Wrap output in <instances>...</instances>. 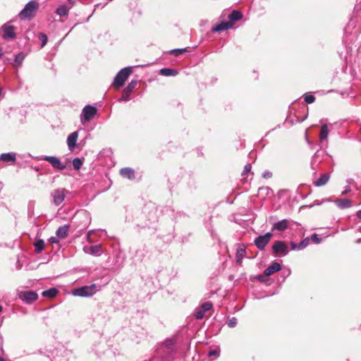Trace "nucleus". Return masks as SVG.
Here are the masks:
<instances>
[{
    "label": "nucleus",
    "instance_id": "1",
    "mask_svg": "<svg viewBox=\"0 0 361 361\" xmlns=\"http://www.w3.org/2000/svg\"><path fill=\"white\" fill-rule=\"evenodd\" d=\"M39 3L35 0L30 1L19 13L18 16L21 20H30L39 9Z\"/></svg>",
    "mask_w": 361,
    "mask_h": 361
},
{
    "label": "nucleus",
    "instance_id": "2",
    "mask_svg": "<svg viewBox=\"0 0 361 361\" xmlns=\"http://www.w3.org/2000/svg\"><path fill=\"white\" fill-rule=\"evenodd\" d=\"M132 72L131 67H126L122 68L116 75L114 80V85L116 88L123 86L126 80L128 79Z\"/></svg>",
    "mask_w": 361,
    "mask_h": 361
},
{
    "label": "nucleus",
    "instance_id": "3",
    "mask_svg": "<svg viewBox=\"0 0 361 361\" xmlns=\"http://www.w3.org/2000/svg\"><path fill=\"white\" fill-rule=\"evenodd\" d=\"M97 292L95 284L90 286H85L73 290V295L80 297H90L93 295Z\"/></svg>",
    "mask_w": 361,
    "mask_h": 361
},
{
    "label": "nucleus",
    "instance_id": "4",
    "mask_svg": "<svg viewBox=\"0 0 361 361\" xmlns=\"http://www.w3.org/2000/svg\"><path fill=\"white\" fill-rule=\"evenodd\" d=\"M68 193V191L64 188H58L53 190L51 193L53 203L56 206H59L63 202Z\"/></svg>",
    "mask_w": 361,
    "mask_h": 361
},
{
    "label": "nucleus",
    "instance_id": "5",
    "mask_svg": "<svg viewBox=\"0 0 361 361\" xmlns=\"http://www.w3.org/2000/svg\"><path fill=\"white\" fill-rule=\"evenodd\" d=\"M273 235L271 233H267L264 235H259L255 240V246L260 250L265 248L266 245L271 240Z\"/></svg>",
    "mask_w": 361,
    "mask_h": 361
},
{
    "label": "nucleus",
    "instance_id": "6",
    "mask_svg": "<svg viewBox=\"0 0 361 361\" xmlns=\"http://www.w3.org/2000/svg\"><path fill=\"white\" fill-rule=\"evenodd\" d=\"M97 114V109L94 106L87 105L85 106L82 111L81 121H89L93 118L94 115Z\"/></svg>",
    "mask_w": 361,
    "mask_h": 361
},
{
    "label": "nucleus",
    "instance_id": "7",
    "mask_svg": "<svg viewBox=\"0 0 361 361\" xmlns=\"http://www.w3.org/2000/svg\"><path fill=\"white\" fill-rule=\"evenodd\" d=\"M273 252L276 255L286 256L288 253V248L284 242L278 240L276 241L272 246Z\"/></svg>",
    "mask_w": 361,
    "mask_h": 361
},
{
    "label": "nucleus",
    "instance_id": "8",
    "mask_svg": "<svg viewBox=\"0 0 361 361\" xmlns=\"http://www.w3.org/2000/svg\"><path fill=\"white\" fill-rule=\"evenodd\" d=\"M42 159L48 161L54 168L56 169L61 171L66 169V165L63 164L56 157L46 156Z\"/></svg>",
    "mask_w": 361,
    "mask_h": 361
},
{
    "label": "nucleus",
    "instance_id": "9",
    "mask_svg": "<svg viewBox=\"0 0 361 361\" xmlns=\"http://www.w3.org/2000/svg\"><path fill=\"white\" fill-rule=\"evenodd\" d=\"M137 84V80H132L123 91L119 101H128L130 95Z\"/></svg>",
    "mask_w": 361,
    "mask_h": 361
},
{
    "label": "nucleus",
    "instance_id": "10",
    "mask_svg": "<svg viewBox=\"0 0 361 361\" xmlns=\"http://www.w3.org/2000/svg\"><path fill=\"white\" fill-rule=\"evenodd\" d=\"M212 303L211 302H207L203 303L201 307L197 309L195 313V316L197 319H201L204 317L206 312L210 310L212 308Z\"/></svg>",
    "mask_w": 361,
    "mask_h": 361
},
{
    "label": "nucleus",
    "instance_id": "11",
    "mask_svg": "<svg viewBox=\"0 0 361 361\" xmlns=\"http://www.w3.org/2000/svg\"><path fill=\"white\" fill-rule=\"evenodd\" d=\"M3 31L2 37L5 39L14 38L16 33L14 32V27L13 25L5 24L1 27Z\"/></svg>",
    "mask_w": 361,
    "mask_h": 361
},
{
    "label": "nucleus",
    "instance_id": "12",
    "mask_svg": "<svg viewBox=\"0 0 361 361\" xmlns=\"http://www.w3.org/2000/svg\"><path fill=\"white\" fill-rule=\"evenodd\" d=\"M20 298L27 303H32L37 299L38 295L34 291H27L22 293Z\"/></svg>",
    "mask_w": 361,
    "mask_h": 361
},
{
    "label": "nucleus",
    "instance_id": "13",
    "mask_svg": "<svg viewBox=\"0 0 361 361\" xmlns=\"http://www.w3.org/2000/svg\"><path fill=\"white\" fill-rule=\"evenodd\" d=\"M78 137V133L77 131L72 133L68 136L67 145L70 151L73 152L75 149Z\"/></svg>",
    "mask_w": 361,
    "mask_h": 361
},
{
    "label": "nucleus",
    "instance_id": "14",
    "mask_svg": "<svg viewBox=\"0 0 361 361\" xmlns=\"http://www.w3.org/2000/svg\"><path fill=\"white\" fill-rule=\"evenodd\" d=\"M281 269V267L279 263L278 262H274L272 264L269 266L264 271V274L266 276H269L274 274L276 271H280Z\"/></svg>",
    "mask_w": 361,
    "mask_h": 361
},
{
    "label": "nucleus",
    "instance_id": "15",
    "mask_svg": "<svg viewBox=\"0 0 361 361\" xmlns=\"http://www.w3.org/2000/svg\"><path fill=\"white\" fill-rule=\"evenodd\" d=\"M0 160L7 163H14L16 161V155L13 152L4 153L0 155Z\"/></svg>",
    "mask_w": 361,
    "mask_h": 361
},
{
    "label": "nucleus",
    "instance_id": "16",
    "mask_svg": "<svg viewBox=\"0 0 361 361\" xmlns=\"http://www.w3.org/2000/svg\"><path fill=\"white\" fill-rule=\"evenodd\" d=\"M231 22H221L212 28L213 32H221L231 28Z\"/></svg>",
    "mask_w": 361,
    "mask_h": 361
},
{
    "label": "nucleus",
    "instance_id": "17",
    "mask_svg": "<svg viewBox=\"0 0 361 361\" xmlns=\"http://www.w3.org/2000/svg\"><path fill=\"white\" fill-rule=\"evenodd\" d=\"M334 203L338 208L341 209L350 208L352 207V201L349 199H341L336 200L334 201Z\"/></svg>",
    "mask_w": 361,
    "mask_h": 361
},
{
    "label": "nucleus",
    "instance_id": "18",
    "mask_svg": "<svg viewBox=\"0 0 361 361\" xmlns=\"http://www.w3.org/2000/svg\"><path fill=\"white\" fill-rule=\"evenodd\" d=\"M288 227V221L283 219L274 224L272 231H285Z\"/></svg>",
    "mask_w": 361,
    "mask_h": 361
},
{
    "label": "nucleus",
    "instance_id": "19",
    "mask_svg": "<svg viewBox=\"0 0 361 361\" xmlns=\"http://www.w3.org/2000/svg\"><path fill=\"white\" fill-rule=\"evenodd\" d=\"M102 247L100 245H92L89 247H84V251L86 253L92 255H99L101 253Z\"/></svg>",
    "mask_w": 361,
    "mask_h": 361
},
{
    "label": "nucleus",
    "instance_id": "20",
    "mask_svg": "<svg viewBox=\"0 0 361 361\" xmlns=\"http://www.w3.org/2000/svg\"><path fill=\"white\" fill-rule=\"evenodd\" d=\"M120 173L124 178H127L130 180L135 178V171L131 168H123L121 169Z\"/></svg>",
    "mask_w": 361,
    "mask_h": 361
},
{
    "label": "nucleus",
    "instance_id": "21",
    "mask_svg": "<svg viewBox=\"0 0 361 361\" xmlns=\"http://www.w3.org/2000/svg\"><path fill=\"white\" fill-rule=\"evenodd\" d=\"M330 178V176L328 173H324L314 182V185L317 187H321L327 183Z\"/></svg>",
    "mask_w": 361,
    "mask_h": 361
},
{
    "label": "nucleus",
    "instance_id": "22",
    "mask_svg": "<svg viewBox=\"0 0 361 361\" xmlns=\"http://www.w3.org/2000/svg\"><path fill=\"white\" fill-rule=\"evenodd\" d=\"M242 17L243 15L240 11L234 10L228 16V22H231V25L233 26L234 23L240 20Z\"/></svg>",
    "mask_w": 361,
    "mask_h": 361
},
{
    "label": "nucleus",
    "instance_id": "23",
    "mask_svg": "<svg viewBox=\"0 0 361 361\" xmlns=\"http://www.w3.org/2000/svg\"><path fill=\"white\" fill-rule=\"evenodd\" d=\"M68 226L65 225L63 226L59 227L57 229L56 234L60 238H65L68 235Z\"/></svg>",
    "mask_w": 361,
    "mask_h": 361
},
{
    "label": "nucleus",
    "instance_id": "24",
    "mask_svg": "<svg viewBox=\"0 0 361 361\" xmlns=\"http://www.w3.org/2000/svg\"><path fill=\"white\" fill-rule=\"evenodd\" d=\"M55 12L60 16H67L69 13V8L65 5H61L56 9Z\"/></svg>",
    "mask_w": 361,
    "mask_h": 361
},
{
    "label": "nucleus",
    "instance_id": "25",
    "mask_svg": "<svg viewBox=\"0 0 361 361\" xmlns=\"http://www.w3.org/2000/svg\"><path fill=\"white\" fill-rule=\"evenodd\" d=\"M329 135L328 126L326 124H324L322 126L320 133H319V140L321 141L326 140Z\"/></svg>",
    "mask_w": 361,
    "mask_h": 361
},
{
    "label": "nucleus",
    "instance_id": "26",
    "mask_svg": "<svg viewBox=\"0 0 361 361\" xmlns=\"http://www.w3.org/2000/svg\"><path fill=\"white\" fill-rule=\"evenodd\" d=\"M58 293V290L55 288H49L47 290L42 292V295L44 297L52 298L56 295Z\"/></svg>",
    "mask_w": 361,
    "mask_h": 361
},
{
    "label": "nucleus",
    "instance_id": "27",
    "mask_svg": "<svg viewBox=\"0 0 361 361\" xmlns=\"http://www.w3.org/2000/svg\"><path fill=\"white\" fill-rule=\"evenodd\" d=\"M245 255V249L244 247H238L236 252V262L240 264Z\"/></svg>",
    "mask_w": 361,
    "mask_h": 361
},
{
    "label": "nucleus",
    "instance_id": "28",
    "mask_svg": "<svg viewBox=\"0 0 361 361\" xmlns=\"http://www.w3.org/2000/svg\"><path fill=\"white\" fill-rule=\"evenodd\" d=\"M25 59V54L22 52L19 53L18 54H17L15 57V61H14V63H13V66H16V67H19L21 66L23 60Z\"/></svg>",
    "mask_w": 361,
    "mask_h": 361
},
{
    "label": "nucleus",
    "instance_id": "29",
    "mask_svg": "<svg viewBox=\"0 0 361 361\" xmlns=\"http://www.w3.org/2000/svg\"><path fill=\"white\" fill-rule=\"evenodd\" d=\"M160 72L161 75L165 76L176 75L177 74L176 70L168 68L161 69Z\"/></svg>",
    "mask_w": 361,
    "mask_h": 361
},
{
    "label": "nucleus",
    "instance_id": "30",
    "mask_svg": "<svg viewBox=\"0 0 361 361\" xmlns=\"http://www.w3.org/2000/svg\"><path fill=\"white\" fill-rule=\"evenodd\" d=\"M35 252L37 253H40L44 248V242L43 240H38L35 243Z\"/></svg>",
    "mask_w": 361,
    "mask_h": 361
},
{
    "label": "nucleus",
    "instance_id": "31",
    "mask_svg": "<svg viewBox=\"0 0 361 361\" xmlns=\"http://www.w3.org/2000/svg\"><path fill=\"white\" fill-rule=\"evenodd\" d=\"M82 161L79 158H75L73 160V166L75 170H80L82 166Z\"/></svg>",
    "mask_w": 361,
    "mask_h": 361
},
{
    "label": "nucleus",
    "instance_id": "32",
    "mask_svg": "<svg viewBox=\"0 0 361 361\" xmlns=\"http://www.w3.org/2000/svg\"><path fill=\"white\" fill-rule=\"evenodd\" d=\"M187 51V49L185 48V49H173L171 50L170 52L171 54L176 56H178L185 52Z\"/></svg>",
    "mask_w": 361,
    "mask_h": 361
},
{
    "label": "nucleus",
    "instance_id": "33",
    "mask_svg": "<svg viewBox=\"0 0 361 361\" xmlns=\"http://www.w3.org/2000/svg\"><path fill=\"white\" fill-rule=\"evenodd\" d=\"M309 243V239L305 238V240H302L298 245V250H302L305 248Z\"/></svg>",
    "mask_w": 361,
    "mask_h": 361
},
{
    "label": "nucleus",
    "instance_id": "34",
    "mask_svg": "<svg viewBox=\"0 0 361 361\" xmlns=\"http://www.w3.org/2000/svg\"><path fill=\"white\" fill-rule=\"evenodd\" d=\"M39 38L42 41V46L41 47H43L44 46H45V44L47 42V35L45 34H44V33H39Z\"/></svg>",
    "mask_w": 361,
    "mask_h": 361
},
{
    "label": "nucleus",
    "instance_id": "35",
    "mask_svg": "<svg viewBox=\"0 0 361 361\" xmlns=\"http://www.w3.org/2000/svg\"><path fill=\"white\" fill-rule=\"evenodd\" d=\"M305 102L307 104H312L314 102L315 97L312 94H307L305 97Z\"/></svg>",
    "mask_w": 361,
    "mask_h": 361
},
{
    "label": "nucleus",
    "instance_id": "36",
    "mask_svg": "<svg viewBox=\"0 0 361 361\" xmlns=\"http://www.w3.org/2000/svg\"><path fill=\"white\" fill-rule=\"evenodd\" d=\"M237 324V319L235 317H232L228 323L229 327L233 328L235 327Z\"/></svg>",
    "mask_w": 361,
    "mask_h": 361
},
{
    "label": "nucleus",
    "instance_id": "37",
    "mask_svg": "<svg viewBox=\"0 0 361 361\" xmlns=\"http://www.w3.org/2000/svg\"><path fill=\"white\" fill-rule=\"evenodd\" d=\"M219 355V351L217 350H212L209 351V353H208V356L210 357H212L213 356L216 357Z\"/></svg>",
    "mask_w": 361,
    "mask_h": 361
},
{
    "label": "nucleus",
    "instance_id": "38",
    "mask_svg": "<svg viewBox=\"0 0 361 361\" xmlns=\"http://www.w3.org/2000/svg\"><path fill=\"white\" fill-rule=\"evenodd\" d=\"M251 165L250 164H246L244 167L243 171L242 173L243 176L246 175L247 173H249L251 171Z\"/></svg>",
    "mask_w": 361,
    "mask_h": 361
},
{
    "label": "nucleus",
    "instance_id": "39",
    "mask_svg": "<svg viewBox=\"0 0 361 361\" xmlns=\"http://www.w3.org/2000/svg\"><path fill=\"white\" fill-rule=\"evenodd\" d=\"M272 176V173L270 172V171H264L263 173H262V177L264 178H269Z\"/></svg>",
    "mask_w": 361,
    "mask_h": 361
},
{
    "label": "nucleus",
    "instance_id": "40",
    "mask_svg": "<svg viewBox=\"0 0 361 361\" xmlns=\"http://www.w3.org/2000/svg\"><path fill=\"white\" fill-rule=\"evenodd\" d=\"M311 239L316 243H319L320 242L319 238L317 234H313L311 237Z\"/></svg>",
    "mask_w": 361,
    "mask_h": 361
},
{
    "label": "nucleus",
    "instance_id": "41",
    "mask_svg": "<svg viewBox=\"0 0 361 361\" xmlns=\"http://www.w3.org/2000/svg\"><path fill=\"white\" fill-rule=\"evenodd\" d=\"M350 192V186H347L345 188V190L341 192V195H347Z\"/></svg>",
    "mask_w": 361,
    "mask_h": 361
},
{
    "label": "nucleus",
    "instance_id": "42",
    "mask_svg": "<svg viewBox=\"0 0 361 361\" xmlns=\"http://www.w3.org/2000/svg\"><path fill=\"white\" fill-rule=\"evenodd\" d=\"M49 240L53 243H57L59 242V240H57L56 238L55 237H51L50 238Z\"/></svg>",
    "mask_w": 361,
    "mask_h": 361
},
{
    "label": "nucleus",
    "instance_id": "43",
    "mask_svg": "<svg viewBox=\"0 0 361 361\" xmlns=\"http://www.w3.org/2000/svg\"><path fill=\"white\" fill-rule=\"evenodd\" d=\"M298 245L297 244L294 243H291V249L292 250H298Z\"/></svg>",
    "mask_w": 361,
    "mask_h": 361
},
{
    "label": "nucleus",
    "instance_id": "44",
    "mask_svg": "<svg viewBox=\"0 0 361 361\" xmlns=\"http://www.w3.org/2000/svg\"><path fill=\"white\" fill-rule=\"evenodd\" d=\"M356 216L358 219H361V210H359L358 212H357Z\"/></svg>",
    "mask_w": 361,
    "mask_h": 361
},
{
    "label": "nucleus",
    "instance_id": "45",
    "mask_svg": "<svg viewBox=\"0 0 361 361\" xmlns=\"http://www.w3.org/2000/svg\"><path fill=\"white\" fill-rule=\"evenodd\" d=\"M68 1L71 4H74V0H68Z\"/></svg>",
    "mask_w": 361,
    "mask_h": 361
},
{
    "label": "nucleus",
    "instance_id": "46",
    "mask_svg": "<svg viewBox=\"0 0 361 361\" xmlns=\"http://www.w3.org/2000/svg\"><path fill=\"white\" fill-rule=\"evenodd\" d=\"M3 56V51L2 50L0 49V58Z\"/></svg>",
    "mask_w": 361,
    "mask_h": 361
},
{
    "label": "nucleus",
    "instance_id": "47",
    "mask_svg": "<svg viewBox=\"0 0 361 361\" xmlns=\"http://www.w3.org/2000/svg\"><path fill=\"white\" fill-rule=\"evenodd\" d=\"M92 233V231H89L88 233H87V238H90V235Z\"/></svg>",
    "mask_w": 361,
    "mask_h": 361
},
{
    "label": "nucleus",
    "instance_id": "48",
    "mask_svg": "<svg viewBox=\"0 0 361 361\" xmlns=\"http://www.w3.org/2000/svg\"><path fill=\"white\" fill-rule=\"evenodd\" d=\"M0 361H6V360L0 357Z\"/></svg>",
    "mask_w": 361,
    "mask_h": 361
},
{
    "label": "nucleus",
    "instance_id": "49",
    "mask_svg": "<svg viewBox=\"0 0 361 361\" xmlns=\"http://www.w3.org/2000/svg\"><path fill=\"white\" fill-rule=\"evenodd\" d=\"M2 311V306L0 305V312Z\"/></svg>",
    "mask_w": 361,
    "mask_h": 361
},
{
    "label": "nucleus",
    "instance_id": "50",
    "mask_svg": "<svg viewBox=\"0 0 361 361\" xmlns=\"http://www.w3.org/2000/svg\"><path fill=\"white\" fill-rule=\"evenodd\" d=\"M262 277H263V276H259V280H261V279H262Z\"/></svg>",
    "mask_w": 361,
    "mask_h": 361
}]
</instances>
